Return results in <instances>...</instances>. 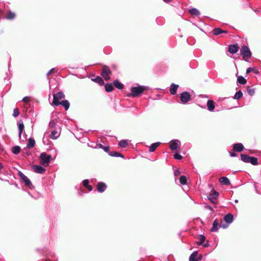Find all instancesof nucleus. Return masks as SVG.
I'll use <instances>...</instances> for the list:
<instances>
[{"mask_svg": "<svg viewBox=\"0 0 261 261\" xmlns=\"http://www.w3.org/2000/svg\"><path fill=\"white\" fill-rule=\"evenodd\" d=\"M146 89V88L145 86H139L137 87H133L131 89L132 93L130 95L134 97H137Z\"/></svg>", "mask_w": 261, "mask_h": 261, "instance_id": "1", "label": "nucleus"}, {"mask_svg": "<svg viewBox=\"0 0 261 261\" xmlns=\"http://www.w3.org/2000/svg\"><path fill=\"white\" fill-rule=\"evenodd\" d=\"M64 93L61 91L58 92L56 94H54L53 101L51 105L54 106H58L60 105V103L61 102L60 100L64 98Z\"/></svg>", "mask_w": 261, "mask_h": 261, "instance_id": "2", "label": "nucleus"}, {"mask_svg": "<svg viewBox=\"0 0 261 261\" xmlns=\"http://www.w3.org/2000/svg\"><path fill=\"white\" fill-rule=\"evenodd\" d=\"M240 52L243 58L245 59L249 58L251 56L250 49L246 45H244L242 47Z\"/></svg>", "mask_w": 261, "mask_h": 261, "instance_id": "3", "label": "nucleus"}, {"mask_svg": "<svg viewBox=\"0 0 261 261\" xmlns=\"http://www.w3.org/2000/svg\"><path fill=\"white\" fill-rule=\"evenodd\" d=\"M40 162L41 164L43 165H48V164L49 163L50 159H51V155H47L46 153H42L40 155Z\"/></svg>", "mask_w": 261, "mask_h": 261, "instance_id": "4", "label": "nucleus"}, {"mask_svg": "<svg viewBox=\"0 0 261 261\" xmlns=\"http://www.w3.org/2000/svg\"><path fill=\"white\" fill-rule=\"evenodd\" d=\"M180 99L182 103H186L190 100L191 95L188 92H184L180 94Z\"/></svg>", "mask_w": 261, "mask_h": 261, "instance_id": "5", "label": "nucleus"}, {"mask_svg": "<svg viewBox=\"0 0 261 261\" xmlns=\"http://www.w3.org/2000/svg\"><path fill=\"white\" fill-rule=\"evenodd\" d=\"M111 73V70L109 69L108 66H104L102 68V71L101 73V76L106 80L108 81L110 80V77L109 76V74Z\"/></svg>", "mask_w": 261, "mask_h": 261, "instance_id": "6", "label": "nucleus"}, {"mask_svg": "<svg viewBox=\"0 0 261 261\" xmlns=\"http://www.w3.org/2000/svg\"><path fill=\"white\" fill-rule=\"evenodd\" d=\"M181 142L178 140H172L170 142V148L172 150H176L180 145Z\"/></svg>", "mask_w": 261, "mask_h": 261, "instance_id": "7", "label": "nucleus"}, {"mask_svg": "<svg viewBox=\"0 0 261 261\" xmlns=\"http://www.w3.org/2000/svg\"><path fill=\"white\" fill-rule=\"evenodd\" d=\"M18 175L27 186L31 187L32 183L30 180L24 174H23L21 172L19 171Z\"/></svg>", "mask_w": 261, "mask_h": 261, "instance_id": "8", "label": "nucleus"}, {"mask_svg": "<svg viewBox=\"0 0 261 261\" xmlns=\"http://www.w3.org/2000/svg\"><path fill=\"white\" fill-rule=\"evenodd\" d=\"M198 253L197 251L193 252L189 257V261H199L202 258V256L197 257Z\"/></svg>", "mask_w": 261, "mask_h": 261, "instance_id": "9", "label": "nucleus"}, {"mask_svg": "<svg viewBox=\"0 0 261 261\" xmlns=\"http://www.w3.org/2000/svg\"><path fill=\"white\" fill-rule=\"evenodd\" d=\"M33 168L34 171L37 173L42 174L46 171L44 167L39 165H34Z\"/></svg>", "mask_w": 261, "mask_h": 261, "instance_id": "10", "label": "nucleus"}, {"mask_svg": "<svg viewBox=\"0 0 261 261\" xmlns=\"http://www.w3.org/2000/svg\"><path fill=\"white\" fill-rule=\"evenodd\" d=\"M243 149H244V146L241 143H236V144H233V150L234 151L241 152Z\"/></svg>", "mask_w": 261, "mask_h": 261, "instance_id": "11", "label": "nucleus"}, {"mask_svg": "<svg viewBox=\"0 0 261 261\" xmlns=\"http://www.w3.org/2000/svg\"><path fill=\"white\" fill-rule=\"evenodd\" d=\"M219 182L223 185L228 186L230 184V180L226 177H222L219 179Z\"/></svg>", "mask_w": 261, "mask_h": 261, "instance_id": "12", "label": "nucleus"}, {"mask_svg": "<svg viewBox=\"0 0 261 261\" xmlns=\"http://www.w3.org/2000/svg\"><path fill=\"white\" fill-rule=\"evenodd\" d=\"M107 188L106 185L102 182H100L97 184V189L99 192H103Z\"/></svg>", "mask_w": 261, "mask_h": 261, "instance_id": "13", "label": "nucleus"}, {"mask_svg": "<svg viewBox=\"0 0 261 261\" xmlns=\"http://www.w3.org/2000/svg\"><path fill=\"white\" fill-rule=\"evenodd\" d=\"M228 51L232 54H234L238 51V47L237 45H230L228 47Z\"/></svg>", "mask_w": 261, "mask_h": 261, "instance_id": "14", "label": "nucleus"}, {"mask_svg": "<svg viewBox=\"0 0 261 261\" xmlns=\"http://www.w3.org/2000/svg\"><path fill=\"white\" fill-rule=\"evenodd\" d=\"M233 217L231 214L226 215L224 217V220L228 224L232 222Z\"/></svg>", "mask_w": 261, "mask_h": 261, "instance_id": "15", "label": "nucleus"}, {"mask_svg": "<svg viewBox=\"0 0 261 261\" xmlns=\"http://www.w3.org/2000/svg\"><path fill=\"white\" fill-rule=\"evenodd\" d=\"M178 87V85H176L175 84L172 83L171 85V87L170 88V93L173 95L175 94L176 93Z\"/></svg>", "mask_w": 261, "mask_h": 261, "instance_id": "16", "label": "nucleus"}, {"mask_svg": "<svg viewBox=\"0 0 261 261\" xmlns=\"http://www.w3.org/2000/svg\"><path fill=\"white\" fill-rule=\"evenodd\" d=\"M207 107L210 111H213L215 107L214 101L212 100H208L207 101Z\"/></svg>", "mask_w": 261, "mask_h": 261, "instance_id": "17", "label": "nucleus"}, {"mask_svg": "<svg viewBox=\"0 0 261 261\" xmlns=\"http://www.w3.org/2000/svg\"><path fill=\"white\" fill-rule=\"evenodd\" d=\"M89 181L88 179H85L83 181V186L87 188L89 191L92 190V187L89 185Z\"/></svg>", "mask_w": 261, "mask_h": 261, "instance_id": "18", "label": "nucleus"}, {"mask_svg": "<svg viewBox=\"0 0 261 261\" xmlns=\"http://www.w3.org/2000/svg\"><path fill=\"white\" fill-rule=\"evenodd\" d=\"M18 129H19V137L20 138L21 134L24 129V125L22 121H19L18 123Z\"/></svg>", "mask_w": 261, "mask_h": 261, "instance_id": "19", "label": "nucleus"}, {"mask_svg": "<svg viewBox=\"0 0 261 261\" xmlns=\"http://www.w3.org/2000/svg\"><path fill=\"white\" fill-rule=\"evenodd\" d=\"M160 144V142H156L152 144L149 147V150L150 152H153L155 149L159 146V145Z\"/></svg>", "mask_w": 261, "mask_h": 261, "instance_id": "20", "label": "nucleus"}, {"mask_svg": "<svg viewBox=\"0 0 261 261\" xmlns=\"http://www.w3.org/2000/svg\"><path fill=\"white\" fill-rule=\"evenodd\" d=\"M60 105H62L66 110H67L70 106V103L67 100H63L60 103Z\"/></svg>", "mask_w": 261, "mask_h": 261, "instance_id": "21", "label": "nucleus"}, {"mask_svg": "<svg viewBox=\"0 0 261 261\" xmlns=\"http://www.w3.org/2000/svg\"><path fill=\"white\" fill-rule=\"evenodd\" d=\"M60 136V133L57 130H53L50 134V138L53 139H57Z\"/></svg>", "mask_w": 261, "mask_h": 261, "instance_id": "22", "label": "nucleus"}, {"mask_svg": "<svg viewBox=\"0 0 261 261\" xmlns=\"http://www.w3.org/2000/svg\"><path fill=\"white\" fill-rule=\"evenodd\" d=\"M35 144V141L34 139H29L28 141V143L27 145V147L29 148H33Z\"/></svg>", "mask_w": 261, "mask_h": 261, "instance_id": "23", "label": "nucleus"}, {"mask_svg": "<svg viewBox=\"0 0 261 261\" xmlns=\"http://www.w3.org/2000/svg\"><path fill=\"white\" fill-rule=\"evenodd\" d=\"M189 12L192 15L198 16L200 15L199 11L196 8L190 9Z\"/></svg>", "mask_w": 261, "mask_h": 261, "instance_id": "24", "label": "nucleus"}, {"mask_svg": "<svg viewBox=\"0 0 261 261\" xmlns=\"http://www.w3.org/2000/svg\"><path fill=\"white\" fill-rule=\"evenodd\" d=\"M105 89L107 92H111L113 90L114 87L111 83L106 84L105 85Z\"/></svg>", "mask_w": 261, "mask_h": 261, "instance_id": "25", "label": "nucleus"}, {"mask_svg": "<svg viewBox=\"0 0 261 261\" xmlns=\"http://www.w3.org/2000/svg\"><path fill=\"white\" fill-rule=\"evenodd\" d=\"M241 158L242 161L245 163H249L250 156L248 155H245L243 154H241Z\"/></svg>", "mask_w": 261, "mask_h": 261, "instance_id": "26", "label": "nucleus"}, {"mask_svg": "<svg viewBox=\"0 0 261 261\" xmlns=\"http://www.w3.org/2000/svg\"><path fill=\"white\" fill-rule=\"evenodd\" d=\"M92 80L96 83H98L99 85H102L103 84V81L102 79L98 76L95 79H92Z\"/></svg>", "mask_w": 261, "mask_h": 261, "instance_id": "27", "label": "nucleus"}, {"mask_svg": "<svg viewBox=\"0 0 261 261\" xmlns=\"http://www.w3.org/2000/svg\"><path fill=\"white\" fill-rule=\"evenodd\" d=\"M218 222L217 220H215L213 224V226L211 228V230L212 231H217L218 229Z\"/></svg>", "mask_w": 261, "mask_h": 261, "instance_id": "28", "label": "nucleus"}, {"mask_svg": "<svg viewBox=\"0 0 261 261\" xmlns=\"http://www.w3.org/2000/svg\"><path fill=\"white\" fill-rule=\"evenodd\" d=\"M237 81L240 84L242 85H245L247 83L246 80L242 76H238L237 79Z\"/></svg>", "mask_w": 261, "mask_h": 261, "instance_id": "29", "label": "nucleus"}, {"mask_svg": "<svg viewBox=\"0 0 261 261\" xmlns=\"http://www.w3.org/2000/svg\"><path fill=\"white\" fill-rule=\"evenodd\" d=\"M114 85L118 89H122L123 88V85L117 80L114 81Z\"/></svg>", "mask_w": 261, "mask_h": 261, "instance_id": "30", "label": "nucleus"}, {"mask_svg": "<svg viewBox=\"0 0 261 261\" xmlns=\"http://www.w3.org/2000/svg\"><path fill=\"white\" fill-rule=\"evenodd\" d=\"M213 32L215 35H218L221 34L222 33H226V31L222 30L220 28H216L214 30Z\"/></svg>", "mask_w": 261, "mask_h": 261, "instance_id": "31", "label": "nucleus"}, {"mask_svg": "<svg viewBox=\"0 0 261 261\" xmlns=\"http://www.w3.org/2000/svg\"><path fill=\"white\" fill-rule=\"evenodd\" d=\"M15 17V14L14 12L9 11L7 13L6 18L8 19H12Z\"/></svg>", "mask_w": 261, "mask_h": 261, "instance_id": "32", "label": "nucleus"}, {"mask_svg": "<svg viewBox=\"0 0 261 261\" xmlns=\"http://www.w3.org/2000/svg\"><path fill=\"white\" fill-rule=\"evenodd\" d=\"M127 145L128 142L125 140H121L119 142V146L121 148H125Z\"/></svg>", "mask_w": 261, "mask_h": 261, "instance_id": "33", "label": "nucleus"}, {"mask_svg": "<svg viewBox=\"0 0 261 261\" xmlns=\"http://www.w3.org/2000/svg\"><path fill=\"white\" fill-rule=\"evenodd\" d=\"M20 149L19 146H15L12 148V151L14 154H17L20 152Z\"/></svg>", "mask_w": 261, "mask_h": 261, "instance_id": "34", "label": "nucleus"}, {"mask_svg": "<svg viewBox=\"0 0 261 261\" xmlns=\"http://www.w3.org/2000/svg\"><path fill=\"white\" fill-rule=\"evenodd\" d=\"M110 155L112 156H115V157H121L122 158H124V156L118 152H116V151H113V152H111L110 153Z\"/></svg>", "mask_w": 261, "mask_h": 261, "instance_id": "35", "label": "nucleus"}, {"mask_svg": "<svg viewBox=\"0 0 261 261\" xmlns=\"http://www.w3.org/2000/svg\"><path fill=\"white\" fill-rule=\"evenodd\" d=\"M219 196V193L214 189L211 190V193L209 196H211L213 198L216 199Z\"/></svg>", "mask_w": 261, "mask_h": 261, "instance_id": "36", "label": "nucleus"}, {"mask_svg": "<svg viewBox=\"0 0 261 261\" xmlns=\"http://www.w3.org/2000/svg\"><path fill=\"white\" fill-rule=\"evenodd\" d=\"M253 165H256L258 164L257 159L255 157L250 156L249 162Z\"/></svg>", "mask_w": 261, "mask_h": 261, "instance_id": "37", "label": "nucleus"}, {"mask_svg": "<svg viewBox=\"0 0 261 261\" xmlns=\"http://www.w3.org/2000/svg\"><path fill=\"white\" fill-rule=\"evenodd\" d=\"M180 183L182 185L187 184V177L185 175H182L179 178Z\"/></svg>", "mask_w": 261, "mask_h": 261, "instance_id": "38", "label": "nucleus"}, {"mask_svg": "<svg viewBox=\"0 0 261 261\" xmlns=\"http://www.w3.org/2000/svg\"><path fill=\"white\" fill-rule=\"evenodd\" d=\"M243 96V93L241 91H239L238 92H236L234 96V99H239L240 98H241Z\"/></svg>", "mask_w": 261, "mask_h": 261, "instance_id": "39", "label": "nucleus"}, {"mask_svg": "<svg viewBox=\"0 0 261 261\" xmlns=\"http://www.w3.org/2000/svg\"><path fill=\"white\" fill-rule=\"evenodd\" d=\"M247 91L248 93L251 96L253 95L255 93L254 89L250 87H248L247 89Z\"/></svg>", "mask_w": 261, "mask_h": 261, "instance_id": "40", "label": "nucleus"}, {"mask_svg": "<svg viewBox=\"0 0 261 261\" xmlns=\"http://www.w3.org/2000/svg\"><path fill=\"white\" fill-rule=\"evenodd\" d=\"M200 241L198 243L199 245H201L205 240V237L203 235H200L199 236Z\"/></svg>", "mask_w": 261, "mask_h": 261, "instance_id": "41", "label": "nucleus"}, {"mask_svg": "<svg viewBox=\"0 0 261 261\" xmlns=\"http://www.w3.org/2000/svg\"><path fill=\"white\" fill-rule=\"evenodd\" d=\"M19 114V111L17 108H15L13 110V116L14 117H17Z\"/></svg>", "mask_w": 261, "mask_h": 261, "instance_id": "42", "label": "nucleus"}, {"mask_svg": "<svg viewBox=\"0 0 261 261\" xmlns=\"http://www.w3.org/2000/svg\"><path fill=\"white\" fill-rule=\"evenodd\" d=\"M174 159H176V160H181L182 159V156L181 155H180L179 153H175L174 154Z\"/></svg>", "mask_w": 261, "mask_h": 261, "instance_id": "43", "label": "nucleus"}, {"mask_svg": "<svg viewBox=\"0 0 261 261\" xmlns=\"http://www.w3.org/2000/svg\"><path fill=\"white\" fill-rule=\"evenodd\" d=\"M30 100V98L28 96H25V97H24L22 99V101L24 102H28Z\"/></svg>", "mask_w": 261, "mask_h": 261, "instance_id": "44", "label": "nucleus"}, {"mask_svg": "<svg viewBox=\"0 0 261 261\" xmlns=\"http://www.w3.org/2000/svg\"><path fill=\"white\" fill-rule=\"evenodd\" d=\"M207 198H208V200H210L212 203H213L214 204L216 203V201H215V198H213L211 196H209L207 197Z\"/></svg>", "mask_w": 261, "mask_h": 261, "instance_id": "45", "label": "nucleus"}, {"mask_svg": "<svg viewBox=\"0 0 261 261\" xmlns=\"http://www.w3.org/2000/svg\"><path fill=\"white\" fill-rule=\"evenodd\" d=\"M253 70H254L253 68L249 67L246 70V73L248 74V73H250V72L252 71Z\"/></svg>", "mask_w": 261, "mask_h": 261, "instance_id": "46", "label": "nucleus"}, {"mask_svg": "<svg viewBox=\"0 0 261 261\" xmlns=\"http://www.w3.org/2000/svg\"><path fill=\"white\" fill-rule=\"evenodd\" d=\"M229 154L232 157H234L237 156V154L234 152H229Z\"/></svg>", "mask_w": 261, "mask_h": 261, "instance_id": "47", "label": "nucleus"}, {"mask_svg": "<svg viewBox=\"0 0 261 261\" xmlns=\"http://www.w3.org/2000/svg\"><path fill=\"white\" fill-rule=\"evenodd\" d=\"M54 68H52L47 73V75L48 76L53 71H54Z\"/></svg>", "mask_w": 261, "mask_h": 261, "instance_id": "48", "label": "nucleus"}, {"mask_svg": "<svg viewBox=\"0 0 261 261\" xmlns=\"http://www.w3.org/2000/svg\"><path fill=\"white\" fill-rule=\"evenodd\" d=\"M206 208L208 209V210H211V211H213V208L211 206H210V205L206 206Z\"/></svg>", "mask_w": 261, "mask_h": 261, "instance_id": "49", "label": "nucleus"}, {"mask_svg": "<svg viewBox=\"0 0 261 261\" xmlns=\"http://www.w3.org/2000/svg\"><path fill=\"white\" fill-rule=\"evenodd\" d=\"M109 147H103V149L105 151H107L109 149Z\"/></svg>", "mask_w": 261, "mask_h": 261, "instance_id": "50", "label": "nucleus"}, {"mask_svg": "<svg viewBox=\"0 0 261 261\" xmlns=\"http://www.w3.org/2000/svg\"><path fill=\"white\" fill-rule=\"evenodd\" d=\"M208 246H209V244H208V243H205V244H203V246H204V247H208Z\"/></svg>", "mask_w": 261, "mask_h": 261, "instance_id": "51", "label": "nucleus"}, {"mask_svg": "<svg viewBox=\"0 0 261 261\" xmlns=\"http://www.w3.org/2000/svg\"><path fill=\"white\" fill-rule=\"evenodd\" d=\"M178 173H179V172H178V171H175V172H174L175 175H176V176Z\"/></svg>", "mask_w": 261, "mask_h": 261, "instance_id": "52", "label": "nucleus"}, {"mask_svg": "<svg viewBox=\"0 0 261 261\" xmlns=\"http://www.w3.org/2000/svg\"><path fill=\"white\" fill-rule=\"evenodd\" d=\"M3 168V166L2 165V164L1 163H0V171L1 170V169Z\"/></svg>", "mask_w": 261, "mask_h": 261, "instance_id": "53", "label": "nucleus"}, {"mask_svg": "<svg viewBox=\"0 0 261 261\" xmlns=\"http://www.w3.org/2000/svg\"><path fill=\"white\" fill-rule=\"evenodd\" d=\"M98 145L99 146L100 148L103 149L104 146H103L102 145L99 144Z\"/></svg>", "mask_w": 261, "mask_h": 261, "instance_id": "54", "label": "nucleus"}, {"mask_svg": "<svg viewBox=\"0 0 261 261\" xmlns=\"http://www.w3.org/2000/svg\"><path fill=\"white\" fill-rule=\"evenodd\" d=\"M164 2L168 3L170 0H163Z\"/></svg>", "mask_w": 261, "mask_h": 261, "instance_id": "55", "label": "nucleus"}, {"mask_svg": "<svg viewBox=\"0 0 261 261\" xmlns=\"http://www.w3.org/2000/svg\"><path fill=\"white\" fill-rule=\"evenodd\" d=\"M234 202L236 203H238V200H237V199L235 200Z\"/></svg>", "mask_w": 261, "mask_h": 261, "instance_id": "56", "label": "nucleus"}, {"mask_svg": "<svg viewBox=\"0 0 261 261\" xmlns=\"http://www.w3.org/2000/svg\"><path fill=\"white\" fill-rule=\"evenodd\" d=\"M221 226L222 228H226V226H224V225H222V226Z\"/></svg>", "mask_w": 261, "mask_h": 261, "instance_id": "57", "label": "nucleus"}]
</instances>
